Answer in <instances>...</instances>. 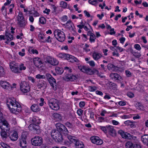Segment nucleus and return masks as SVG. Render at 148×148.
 <instances>
[{"label":"nucleus","instance_id":"1","mask_svg":"<svg viewBox=\"0 0 148 148\" xmlns=\"http://www.w3.org/2000/svg\"><path fill=\"white\" fill-rule=\"evenodd\" d=\"M6 104L10 112L13 113H15L16 112H19L22 110L21 105L16 102L14 98L8 99L7 102Z\"/></svg>","mask_w":148,"mask_h":148},{"label":"nucleus","instance_id":"2","mask_svg":"<svg viewBox=\"0 0 148 148\" xmlns=\"http://www.w3.org/2000/svg\"><path fill=\"white\" fill-rule=\"evenodd\" d=\"M101 129L106 133H108L113 137L116 136V131L112 126L107 125L105 127L101 126Z\"/></svg>","mask_w":148,"mask_h":148},{"label":"nucleus","instance_id":"3","mask_svg":"<svg viewBox=\"0 0 148 148\" xmlns=\"http://www.w3.org/2000/svg\"><path fill=\"white\" fill-rule=\"evenodd\" d=\"M55 37L59 41L62 42L65 39V36L64 33L60 29H56L54 32Z\"/></svg>","mask_w":148,"mask_h":148},{"label":"nucleus","instance_id":"4","mask_svg":"<svg viewBox=\"0 0 148 148\" xmlns=\"http://www.w3.org/2000/svg\"><path fill=\"white\" fill-rule=\"evenodd\" d=\"M46 76L53 90L54 91L56 90L57 83L56 79L49 73H47Z\"/></svg>","mask_w":148,"mask_h":148},{"label":"nucleus","instance_id":"5","mask_svg":"<svg viewBox=\"0 0 148 148\" xmlns=\"http://www.w3.org/2000/svg\"><path fill=\"white\" fill-rule=\"evenodd\" d=\"M119 133L123 138L126 139L130 140H135L137 139L136 136L132 135L127 132H124L122 130H120L119 131Z\"/></svg>","mask_w":148,"mask_h":148},{"label":"nucleus","instance_id":"6","mask_svg":"<svg viewBox=\"0 0 148 148\" xmlns=\"http://www.w3.org/2000/svg\"><path fill=\"white\" fill-rule=\"evenodd\" d=\"M21 91L24 93H27L30 91V87L28 83L26 82H21L20 84Z\"/></svg>","mask_w":148,"mask_h":148},{"label":"nucleus","instance_id":"7","mask_svg":"<svg viewBox=\"0 0 148 148\" xmlns=\"http://www.w3.org/2000/svg\"><path fill=\"white\" fill-rule=\"evenodd\" d=\"M58 101L55 99H52L48 102L50 107L52 110H57L60 109Z\"/></svg>","mask_w":148,"mask_h":148},{"label":"nucleus","instance_id":"8","mask_svg":"<svg viewBox=\"0 0 148 148\" xmlns=\"http://www.w3.org/2000/svg\"><path fill=\"white\" fill-rule=\"evenodd\" d=\"M51 136L53 139L56 141L61 142L63 140L62 136L59 132L55 130H53L51 133Z\"/></svg>","mask_w":148,"mask_h":148},{"label":"nucleus","instance_id":"9","mask_svg":"<svg viewBox=\"0 0 148 148\" xmlns=\"http://www.w3.org/2000/svg\"><path fill=\"white\" fill-rule=\"evenodd\" d=\"M58 131L62 132L65 134H67L69 131L65 126L60 123H58L56 125Z\"/></svg>","mask_w":148,"mask_h":148},{"label":"nucleus","instance_id":"10","mask_svg":"<svg viewBox=\"0 0 148 148\" xmlns=\"http://www.w3.org/2000/svg\"><path fill=\"white\" fill-rule=\"evenodd\" d=\"M0 84L4 89L8 91H10L14 87H13L9 82L5 81H1Z\"/></svg>","mask_w":148,"mask_h":148},{"label":"nucleus","instance_id":"11","mask_svg":"<svg viewBox=\"0 0 148 148\" xmlns=\"http://www.w3.org/2000/svg\"><path fill=\"white\" fill-rule=\"evenodd\" d=\"M32 144L35 146H40L42 143L43 140L41 137L35 136L31 140Z\"/></svg>","mask_w":148,"mask_h":148},{"label":"nucleus","instance_id":"12","mask_svg":"<svg viewBox=\"0 0 148 148\" xmlns=\"http://www.w3.org/2000/svg\"><path fill=\"white\" fill-rule=\"evenodd\" d=\"M34 64L38 68H41L43 65V63L41 59L38 57H35L33 58Z\"/></svg>","mask_w":148,"mask_h":148},{"label":"nucleus","instance_id":"13","mask_svg":"<svg viewBox=\"0 0 148 148\" xmlns=\"http://www.w3.org/2000/svg\"><path fill=\"white\" fill-rule=\"evenodd\" d=\"M90 139L93 143L96 145H100L103 143V140L97 136H92L91 137Z\"/></svg>","mask_w":148,"mask_h":148},{"label":"nucleus","instance_id":"14","mask_svg":"<svg viewBox=\"0 0 148 148\" xmlns=\"http://www.w3.org/2000/svg\"><path fill=\"white\" fill-rule=\"evenodd\" d=\"M1 122L2 123V125H0L1 129L5 130L6 132L9 131L10 129V125L8 122L5 119L2 120Z\"/></svg>","mask_w":148,"mask_h":148},{"label":"nucleus","instance_id":"15","mask_svg":"<svg viewBox=\"0 0 148 148\" xmlns=\"http://www.w3.org/2000/svg\"><path fill=\"white\" fill-rule=\"evenodd\" d=\"M8 136L12 140L15 141L18 139V134L16 131H11L8 133Z\"/></svg>","mask_w":148,"mask_h":148},{"label":"nucleus","instance_id":"16","mask_svg":"<svg viewBox=\"0 0 148 148\" xmlns=\"http://www.w3.org/2000/svg\"><path fill=\"white\" fill-rule=\"evenodd\" d=\"M10 68L12 72L16 73H20L18 64L17 63L10 64Z\"/></svg>","mask_w":148,"mask_h":148},{"label":"nucleus","instance_id":"17","mask_svg":"<svg viewBox=\"0 0 148 148\" xmlns=\"http://www.w3.org/2000/svg\"><path fill=\"white\" fill-rule=\"evenodd\" d=\"M110 77L111 79L114 80L121 81L122 80L121 76L116 73H111L110 75Z\"/></svg>","mask_w":148,"mask_h":148},{"label":"nucleus","instance_id":"18","mask_svg":"<svg viewBox=\"0 0 148 148\" xmlns=\"http://www.w3.org/2000/svg\"><path fill=\"white\" fill-rule=\"evenodd\" d=\"M65 27L69 29L71 32H74L75 29L74 28V25L73 23L70 20H68L64 24Z\"/></svg>","mask_w":148,"mask_h":148},{"label":"nucleus","instance_id":"19","mask_svg":"<svg viewBox=\"0 0 148 148\" xmlns=\"http://www.w3.org/2000/svg\"><path fill=\"white\" fill-rule=\"evenodd\" d=\"M66 56V59L69 62H78L79 61L77 59L73 56L69 54H67Z\"/></svg>","mask_w":148,"mask_h":148},{"label":"nucleus","instance_id":"20","mask_svg":"<svg viewBox=\"0 0 148 148\" xmlns=\"http://www.w3.org/2000/svg\"><path fill=\"white\" fill-rule=\"evenodd\" d=\"M77 79V77L75 76L69 74H66L65 76V80L67 81H73Z\"/></svg>","mask_w":148,"mask_h":148},{"label":"nucleus","instance_id":"21","mask_svg":"<svg viewBox=\"0 0 148 148\" xmlns=\"http://www.w3.org/2000/svg\"><path fill=\"white\" fill-rule=\"evenodd\" d=\"M102 56L101 53L95 51H94L92 54L93 58L95 60H99Z\"/></svg>","mask_w":148,"mask_h":148},{"label":"nucleus","instance_id":"22","mask_svg":"<svg viewBox=\"0 0 148 148\" xmlns=\"http://www.w3.org/2000/svg\"><path fill=\"white\" fill-rule=\"evenodd\" d=\"M107 68L110 71L116 72L118 71L119 68L111 64H109L107 66Z\"/></svg>","mask_w":148,"mask_h":148},{"label":"nucleus","instance_id":"23","mask_svg":"<svg viewBox=\"0 0 148 148\" xmlns=\"http://www.w3.org/2000/svg\"><path fill=\"white\" fill-rule=\"evenodd\" d=\"M5 37L6 39L8 41H11L13 39V36L11 34L10 31H5Z\"/></svg>","mask_w":148,"mask_h":148},{"label":"nucleus","instance_id":"24","mask_svg":"<svg viewBox=\"0 0 148 148\" xmlns=\"http://www.w3.org/2000/svg\"><path fill=\"white\" fill-rule=\"evenodd\" d=\"M135 121L127 120L124 122V124L127 126H129L131 128L133 127L135 125Z\"/></svg>","mask_w":148,"mask_h":148},{"label":"nucleus","instance_id":"25","mask_svg":"<svg viewBox=\"0 0 148 148\" xmlns=\"http://www.w3.org/2000/svg\"><path fill=\"white\" fill-rule=\"evenodd\" d=\"M20 146L23 148H25L26 147L27 142L25 138H22L20 140Z\"/></svg>","mask_w":148,"mask_h":148},{"label":"nucleus","instance_id":"26","mask_svg":"<svg viewBox=\"0 0 148 148\" xmlns=\"http://www.w3.org/2000/svg\"><path fill=\"white\" fill-rule=\"evenodd\" d=\"M31 110L33 112H36L39 111L40 108L38 105L36 104H33L31 107Z\"/></svg>","mask_w":148,"mask_h":148},{"label":"nucleus","instance_id":"27","mask_svg":"<svg viewBox=\"0 0 148 148\" xmlns=\"http://www.w3.org/2000/svg\"><path fill=\"white\" fill-rule=\"evenodd\" d=\"M29 129L33 131H37L39 128L38 125L35 124H31L29 126Z\"/></svg>","mask_w":148,"mask_h":148},{"label":"nucleus","instance_id":"28","mask_svg":"<svg viewBox=\"0 0 148 148\" xmlns=\"http://www.w3.org/2000/svg\"><path fill=\"white\" fill-rule=\"evenodd\" d=\"M1 131L0 132L1 135L3 139H6L8 137L7 132L8 133L9 131L6 132L5 130L1 129Z\"/></svg>","mask_w":148,"mask_h":148},{"label":"nucleus","instance_id":"29","mask_svg":"<svg viewBox=\"0 0 148 148\" xmlns=\"http://www.w3.org/2000/svg\"><path fill=\"white\" fill-rule=\"evenodd\" d=\"M55 70L56 73L58 75H61L64 72L63 68L58 66H56Z\"/></svg>","mask_w":148,"mask_h":148},{"label":"nucleus","instance_id":"30","mask_svg":"<svg viewBox=\"0 0 148 148\" xmlns=\"http://www.w3.org/2000/svg\"><path fill=\"white\" fill-rule=\"evenodd\" d=\"M75 142V145L76 148H83L84 145L83 143L79 140H76Z\"/></svg>","mask_w":148,"mask_h":148},{"label":"nucleus","instance_id":"31","mask_svg":"<svg viewBox=\"0 0 148 148\" xmlns=\"http://www.w3.org/2000/svg\"><path fill=\"white\" fill-rule=\"evenodd\" d=\"M53 59V57L51 56H47L45 58L44 60L45 62L46 63L50 64L53 63L52 62L51 60H54Z\"/></svg>","mask_w":148,"mask_h":148},{"label":"nucleus","instance_id":"32","mask_svg":"<svg viewBox=\"0 0 148 148\" xmlns=\"http://www.w3.org/2000/svg\"><path fill=\"white\" fill-rule=\"evenodd\" d=\"M142 142L145 144L148 143V134H145L141 137Z\"/></svg>","mask_w":148,"mask_h":148},{"label":"nucleus","instance_id":"33","mask_svg":"<svg viewBox=\"0 0 148 148\" xmlns=\"http://www.w3.org/2000/svg\"><path fill=\"white\" fill-rule=\"evenodd\" d=\"M18 21V24L19 27L24 28L27 23V22L25 20H21Z\"/></svg>","mask_w":148,"mask_h":148},{"label":"nucleus","instance_id":"34","mask_svg":"<svg viewBox=\"0 0 148 148\" xmlns=\"http://www.w3.org/2000/svg\"><path fill=\"white\" fill-rule=\"evenodd\" d=\"M136 106L137 109H138L139 110L143 111L145 110L144 107L143 106V104L140 102H138L136 103Z\"/></svg>","mask_w":148,"mask_h":148},{"label":"nucleus","instance_id":"35","mask_svg":"<svg viewBox=\"0 0 148 148\" xmlns=\"http://www.w3.org/2000/svg\"><path fill=\"white\" fill-rule=\"evenodd\" d=\"M28 51L30 53L36 54L37 55L38 54V52L37 50L34 49L33 47H29Z\"/></svg>","mask_w":148,"mask_h":148},{"label":"nucleus","instance_id":"36","mask_svg":"<svg viewBox=\"0 0 148 148\" xmlns=\"http://www.w3.org/2000/svg\"><path fill=\"white\" fill-rule=\"evenodd\" d=\"M38 88L41 90H43L46 88V86L45 82H43L39 83L38 85Z\"/></svg>","mask_w":148,"mask_h":148},{"label":"nucleus","instance_id":"37","mask_svg":"<svg viewBox=\"0 0 148 148\" xmlns=\"http://www.w3.org/2000/svg\"><path fill=\"white\" fill-rule=\"evenodd\" d=\"M25 20L23 14L21 12H19L18 15L17 16V20L18 21Z\"/></svg>","mask_w":148,"mask_h":148},{"label":"nucleus","instance_id":"38","mask_svg":"<svg viewBox=\"0 0 148 148\" xmlns=\"http://www.w3.org/2000/svg\"><path fill=\"white\" fill-rule=\"evenodd\" d=\"M89 36H90L89 38L90 42L91 43L94 42L95 41V40L96 38L95 35L93 33H91Z\"/></svg>","mask_w":148,"mask_h":148},{"label":"nucleus","instance_id":"39","mask_svg":"<svg viewBox=\"0 0 148 148\" xmlns=\"http://www.w3.org/2000/svg\"><path fill=\"white\" fill-rule=\"evenodd\" d=\"M66 54H65L64 53H59L56 56L58 58L62 59H66L67 56V55Z\"/></svg>","mask_w":148,"mask_h":148},{"label":"nucleus","instance_id":"40","mask_svg":"<svg viewBox=\"0 0 148 148\" xmlns=\"http://www.w3.org/2000/svg\"><path fill=\"white\" fill-rule=\"evenodd\" d=\"M32 121L34 123L33 124L38 125L40 123L39 119L37 117H33L32 120Z\"/></svg>","mask_w":148,"mask_h":148},{"label":"nucleus","instance_id":"41","mask_svg":"<svg viewBox=\"0 0 148 148\" xmlns=\"http://www.w3.org/2000/svg\"><path fill=\"white\" fill-rule=\"evenodd\" d=\"M50 5L51 6V8L53 9L52 12L56 13H58V7H56L53 4H51Z\"/></svg>","mask_w":148,"mask_h":148},{"label":"nucleus","instance_id":"42","mask_svg":"<svg viewBox=\"0 0 148 148\" xmlns=\"http://www.w3.org/2000/svg\"><path fill=\"white\" fill-rule=\"evenodd\" d=\"M53 117L56 119H59V120H61L62 117V116L60 114L58 113H54L52 115Z\"/></svg>","mask_w":148,"mask_h":148},{"label":"nucleus","instance_id":"43","mask_svg":"<svg viewBox=\"0 0 148 148\" xmlns=\"http://www.w3.org/2000/svg\"><path fill=\"white\" fill-rule=\"evenodd\" d=\"M45 38V36L42 34L40 33L38 35V38L41 42H44L43 41H44Z\"/></svg>","mask_w":148,"mask_h":148},{"label":"nucleus","instance_id":"44","mask_svg":"<svg viewBox=\"0 0 148 148\" xmlns=\"http://www.w3.org/2000/svg\"><path fill=\"white\" fill-rule=\"evenodd\" d=\"M67 135V138L70 141L72 142H74L76 141V139H75V137L73 136L68 135V134Z\"/></svg>","mask_w":148,"mask_h":148},{"label":"nucleus","instance_id":"45","mask_svg":"<svg viewBox=\"0 0 148 148\" xmlns=\"http://www.w3.org/2000/svg\"><path fill=\"white\" fill-rule=\"evenodd\" d=\"M67 5V3L66 2L63 1H61L60 3V7L64 9L66 8Z\"/></svg>","mask_w":148,"mask_h":148},{"label":"nucleus","instance_id":"46","mask_svg":"<svg viewBox=\"0 0 148 148\" xmlns=\"http://www.w3.org/2000/svg\"><path fill=\"white\" fill-rule=\"evenodd\" d=\"M19 71L20 73L21 72V71L22 70H25L26 69V67L24 66V64L21 63L19 65Z\"/></svg>","mask_w":148,"mask_h":148},{"label":"nucleus","instance_id":"47","mask_svg":"<svg viewBox=\"0 0 148 148\" xmlns=\"http://www.w3.org/2000/svg\"><path fill=\"white\" fill-rule=\"evenodd\" d=\"M132 53L133 55L136 58H139L141 55L140 53L134 51H132Z\"/></svg>","mask_w":148,"mask_h":148},{"label":"nucleus","instance_id":"48","mask_svg":"<svg viewBox=\"0 0 148 148\" xmlns=\"http://www.w3.org/2000/svg\"><path fill=\"white\" fill-rule=\"evenodd\" d=\"M88 2L89 3L96 6L98 3L97 0H89Z\"/></svg>","mask_w":148,"mask_h":148},{"label":"nucleus","instance_id":"49","mask_svg":"<svg viewBox=\"0 0 148 148\" xmlns=\"http://www.w3.org/2000/svg\"><path fill=\"white\" fill-rule=\"evenodd\" d=\"M133 146V144L130 141H128L125 144L126 148H132Z\"/></svg>","mask_w":148,"mask_h":148},{"label":"nucleus","instance_id":"50","mask_svg":"<svg viewBox=\"0 0 148 148\" xmlns=\"http://www.w3.org/2000/svg\"><path fill=\"white\" fill-rule=\"evenodd\" d=\"M5 72L3 68L0 65V76L3 77L5 74Z\"/></svg>","mask_w":148,"mask_h":148},{"label":"nucleus","instance_id":"51","mask_svg":"<svg viewBox=\"0 0 148 148\" xmlns=\"http://www.w3.org/2000/svg\"><path fill=\"white\" fill-rule=\"evenodd\" d=\"M87 67L84 66H80L78 67L79 69L82 72L85 73L86 72Z\"/></svg>","mask_w":148,"mask_h":148},{"label":"nucleus","instance_id":"52","mask_svg":"<svg viewBox=\"0 0 148 148\" xmlns=\"http://www.w3.org/2000/svg\"><path fill=\"white\" fill-rule=\"evenodd\" d=\"M54 60H51L52 62L53 63L50 64L53 66H56L58 64H59L58 61L56 59V58H53V59Z\"/></svg>","mask_w":148,"mask_h":148},{"label":"nucleus","instance_id":"53","mask_svg":"<svg viewBox=\"0 0 148 148\" xmlns=\"http://www.w3.org/2000/svg\"><path fill=\"white\" fill-rule=\"evenodd\" d=\"M39 22L42 24H45L46 23V19L43 17H42L39 18Z\"/></svg>","mask_w":148,"mask_h":148},{"label":"nucleus","instance_id":"54","mask_svg":"<svg viewBox=\"0 0 148 148\" xmlns=\"http://www.w3.org/2000/svg\"><path fill=\"white\" fill-rule=\"evenodd\" d=\"M86 73L89 75H92L94 73V72L92 69L87 67Z\"/></svg>","mask_w":148,"mask_h":148},{"label":"nucleus","instance_id":"55","mask_svg":"<svg viewBox=\"0 0 148 148\" xmlns=\"http://www.w3.org/2000/svg\"><path fill=\"white\" fill-rule=\"evenodd\" d=\"M39 102V105L41 106H42L44 103H45L44 101V99L42 98H41L40 99Z\"/></svg>","mask_w":148,"mask_h":148},{"label":"nucleus","instance_id":"56","mask_svg":"<svg viewBox=\"0 0 148 148\" xmlns=\"http://www.w3.org/2000/svg\"><path fill=\"white\" fill-rule=\"evenodd\" d=\"M110 86L112 87V88L114 90L115 89L117 88V86L116 84L112 82H110Z\"/></svg>","mask_w":148,"mask_h":148},{"label":"nucleus","instance_id":"57","mask_svg":"<svg viewBox=\"0 0 148 148\" xmlns=\"http://www.w3.org/2000/svg\"><path fill=\"white\" fill-rule=\"evenodd\" d=\"M97 89L95 86H89L88 87L89 91L90 92H94Z\"/></svg>","mask_w":148,"mask_h":148},{"label":"nucleus","instance_id":"58","mask_svg":"<svg viewBox=\"0 0 148 148\" xmlns=\"http://www.w3.org/2000/svg\"><path fill=\"white\" fill-rule=\"evenodd\" d=\"M66 126L69 128H71L73 127V125L69 122H67L65 123Z\"/></svg>","mask_w":148,"mask_h":148},{"label":"nucleus","instance_id":"59","mask_svg":"<svg viewBox=\"0 0 148 148\" xmlns=\"http://www.w3.org/2000/svg\"><path fill=\"white\" fill-rule=\"evenodd\" d=\"M83 111L81 109H78L77 111V114L79 116H81L82 113H83Z\"/></svg>","mask_w":148,"mask_h":148},{"label":"nucleus","instance_id":"60","mask_svg":"<svg viewBox=\"0 0 148 148\" xmlns=\"http://www.w3.org/2000/svg\"><path fill=\"white\" fill-rule=\"evenodd\" d=\"M25 49H22L21 51H20L18 53L19 55L22 56H25Z\"/></svg>","mask_w":148,"mask_h":148},{"label":"nucleus","instance_id":"61","mask_svg":"<svg viewBox=\"0 0 148 148\" xmlns=\"http://www.w3.org/2000/svg\"><path fill=\"white\" fill-rule=\"evenodd\" d=\"M85 102L84 101H80L79 103V106L80 108H82L85 105Z\"/></svg>","mask_w":148,"mask_h":148},{"label":"nucleus","instance_id":"62","mask_svg":"<svg viewBox=\"0 0 148 148\" xmlns=\"http://www.w3.org/2000/svg\"><path fill=\"white\" fill-rule=\"evenodd\" d=\"M1 146L3 148H10L9 146L4 143H1Z\"/></svg>","mask_w":148,"mask_h":148},{"label":"nucleus","instance_id":"63","mask_svg":"<svg viewBox=\"0 0 148 148\" xmlns=\"http://www.w3.org/2000/svg\"><path fill=\"white\" fill-rule=\"evenodd\" d=\"M36 78L38 79H45V77L43 75H40V74H38L36 75Z\"/></svg>","mask_w":148,"mask_h":148},{"label":"nucleus","instance_id":"64","mask_svg":"<svg viewBox=\"0 0 148 148\" xmlns=\"http://www.w3.org/2000/svg\"><path fill=\"white\" fill-rule=\"evenodd\" d=\"M125 72L126 76L127 77H130L132 76V73H131V72H130L129 71L126 70L125 71Z\"/></svg>","mask_w":148,"mask_h":148}]
</instances>
